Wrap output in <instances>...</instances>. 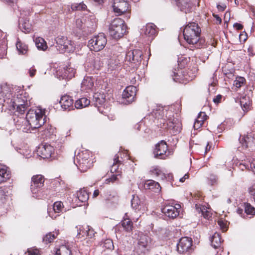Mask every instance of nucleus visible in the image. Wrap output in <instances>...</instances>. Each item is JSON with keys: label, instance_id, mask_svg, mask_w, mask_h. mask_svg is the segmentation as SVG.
I'll use <instances>...</instances> for the list:
<instances>
[{"label": "nucleus", "instance_id": "f257e3e1", "mask_svg": "<svg viewBox=\"0 0 255 255\" xmlns=\"http://www.w3.org/2000/svg\"><path fill=\"white\" fill-rule=\"evenodd\" d=\"M201 30L198 24L194 22H190L186 24L183 31L185 41L189 44L195 45L197 48H200L211 44L215 46L213 43L206 42L205 38L200 37ZM212 39L210 40V42Z\"/></svg>", "mask_w": 255, "mask_h": 255}, {"label": "nucleus", "instance_id": "f03ea898", "mask_svg": "<svg viewBox=\"0 0 255 255\" xmlns=\"http://www.w3.org/2000/svg\"><path fill=\"white\" fill-rule=\"evenodd\" d=\"M164 113V109L162 107H161L153 110L151 114L155 117L159 127L161 128H172L176 132H180L181 129V123L177 120H174V122L169 121L168 123H166V120L163 118Z\"/></svg>", "mask_w": 255, "mask_h": 255}, {"label": "nucleus", "instance_id": "7ed1b4c3", "mask_svg": "<svg viewBox=\"0 0 255 255\" xmlns=\"http://www.w3.org/2000/svg\"><path fill=\"white\" fill-rule=\"evenodd\" d=\"M26 119L29 126L31 127V129L40 128L45 123L44 112L39 109H30L26 114Z\"/></svg>", "mask_w": 255, "mask_h": 255}, {"label": "nucleus", "instance_id": "20e7f679", "mask_svg": "<svg viewBox=\"0 0 255 255\" xmlns=\"http://www.w3.org/2000/svg\"><path fill=\"white\" fill-rule=\"evenodd\" d=\"M110 35L115 39L122 37L126 32L124 21L120 18H116L111 22L109 28Z\"/></svg>", "mask_w": 255, "mask_h": 255}, {"label": "nucleus", "instance_id": "39448f33", "mask_svg": "<svg viewBox=\"0 0 255 255\" xmlns=\"http://www.w3.org/2000/svg\"><path fill=\"white\" fill-rule=\"evenodd\" d=\"M76 165L82 172H85L93 166V161L90 152L83 150L76 156Z\"/></svg>", "mask_w": 255, "mask_h": 255}, {"label": "nucleus", "instance_id": "423d86ee", "mask_svg": "<svg viewBox=\"0 0 255 255\" xmlns=\"http://www.w3.org/2000/svg\"><path fill=\"white\" fill-rule=\"evenodd\" d=\"M142 56V52L139 49L129 50L126 53L125 61L129 63V66L136 68L140 65Z\"/></svg>", "mask_w": 255, "mask_h": 255}, {"label": "nucleus", "instance_id": "0eeeda50", "mask_svg": "<svg viewBox=\"0 0 255 255\" xmlns=\"http://www.w3.org/2000/svg\"><path fill=\"white\" fill-rule=\"evenodd\" d=\"M107 42L106 36L104 33H101L89 41L88 46L91 50L98 52L105 47Z\"/></svg>", "mask_w": 255, "mask_h": 255}, {"label": "nucleus", "instance_id": "6e6552de", "mask_svg": "<svg viewBox=\"0 0 255 255\" xmlns=\"http://www.w3.org/2000/svg\"><path fill=\"white\" fill-rule=\"evenodd\" d=\"M177 250L181 254L192 253L194 250L192 239L188 237L181 238L177 245Z\"/></svg>", "mask_w": 255, "mask_h": 255}, {"label": "nucleus", "instance_id": "1a4fd4ad", "mask_svg": "<svg viewBox=\"0 0 255 255\" xmlns=\"http://www.w3.org/2000/svg\"><path fill=\"white\" fill-rule=\"evenodd\" d=\"M56 47L61 53L71 52L74 50V43L66 37H57L56 39Z\"/></svg>", "mask_w": 255, "mask_h": 255}, {"label": "nucleus", "instance_id": "9d476101", "mask_svg": "<svg viewBox=\"0 0 255 255\" xmlns=\"http://www.w3.org/2000/svg\"><path fill=\"white\" fill-rule=\"evenodd\" d=\"M153 153L154 157L165 159L172 153L168 151V146L164 140H161L155 145Z\"/></svg>", "mask_w": 255, "mask_h": 255}, {"label": "nucleus", "instance_id": "9b49d317", "mask_svg": "<svg viewBox=\"0 0 255 255\" xmlns=\"http://www.w3.org/2000/svg\"><path fill=\"white\" fill-rule=\"evenodd\" d=\"M112 7L113 11L118 15L130 11V4L125 0H113Z\"/></svg>", "mask_w": 255, "mask_h": 255}, {"label": "nucleus", "instance_id": "f8f14e48", "mask_svg": "<svg viewBox=\"0 0 255 255\" xmlns=\"http://www.w3.org/2000/svg\"><path fill=\"white\" fill-rule=\"evenodd\" d=\"M45 179L41 175H35L31 178L30 190L33 194L38 193L44 185Z\"/></svg>", "mask_w": 255, "mask_h": 255}, {"label": "nucleus", "instance_id": "ddd939ff", "mask_svg": "<svg viewBox=\"0 0 255 255\" xmlns=\"http://www.w3.org/2000/svg\"><path fill=\"white\" fill-rule=\"evenodd\" d=\"M240 143L243 148L253 151L255 149V135L252 132L248 133L240 139Z\"/></svg>", "mask_w": 255, "mask_h": 255}, {"label": "nucleus", "instance_id": "4468645a", "mask_svg": "<svg viewBox=\"0 0 255 255\" xmlns=\"http://www.w3.org/2000/svg\"><path fill=\"white\" fill-rule=\"evenodd\" d=\"M180 208L181 206L179 204H176L174 206L166 205L161 209V212L166 216L173 219L179 215Z\"/></svg>", "mask_w": 255, "mask_h": 255}, {"label": "nucleus", "instance_id": "2eb2a0df", "mask_svg": "<svg viewBox=\"0 0 255 255\" xmlns=\"http://www.w3.org/2000/svg\"><path fill=\"white\" fill-rule=\"evenodd\" d=\"M37 154L43 159L53 158L54 155V148L49 145H41L38 147Z\"/></svg>", "mask_w": 255, "mask_h": 255}, {"label": "nucleus", "instance_id": "dca6fc26", "mask_svg": "<svg viewBox=\"0 0 255 255\" xmlns=\"http://www.w3.org/2000/svg\"><path fill=\"white\" fill-rule=\"evenodd\" d=\"M22 95H17L16 97H14L15 105L16 107V112H17L20 115H23L25 111L29 107V103L27 100L24 99Z\"/></svg>", "mask_w": 255, "mask_h": 255}, {"label": "nucleus", "instance_id": "f3484780", "mask_svg": "<svg viewBox=\"0 0 255 255\" xmlns=\"http://www.w3.org/2000/svg\"><path fill=\"white\" fill-rule=\"evenodd\" d=\"M172 72L173 80L176 82L186 84L191 80V78L187 74V72L182 69H175Z\"/></svg>", "mask_w": 255, "mask_h": 255}, {"label": "nucleus", "instance_id": "a211bd4d", "mask_svg": "<svg viewBox=\"0 0 255 255\" xmlns=\"http://www.w3.org/2000/svg\"><path fill=\"white\" fill-rule=\"evenodd\" d=\"M136 92L137 89L135 86H128L123 93V98L127 101L128 104H130L135 100Z\"/></svg>", "mask_w": 255, "mask_h": 255}, {"label": "nucleus", "instance_id": "6ab92c4d", "mask_svg": "<svg viewBox=\"0 0 255 255\" xmlns=\"http://www.w3.org/2000/svg\"><path fill=\"white\" fill-rule=\"evenodd\" d=\"M75 70L70 66H66L59 68L57 71V74L63 79H71L74 76Z\"/></svg>", "mask_w": 255, "mask_h": 255}, {"label": "nucleus", "instance_id": "aec40b11", "mask_svg": "<svg viewBox=\"0 0 255 255\" xmlns=\"http://www.w3.org/2000/svg\"><path fill=\"white\" fill-rule=\"evenodd\" d=\"M73 99L70 96L65 95L61 97L59 103L64 110L70 111L73 108Z\"/></svg>", "mask_w": 255, "mask_h": 255}, {"label": "nucleus", "instance_id": "412c9836", "mask_svg": "<svg viewBox=\"0 0 255 255\" xmlns=\"http://www.w3.org/2000/svg\"><path fill=\"white\" fill-rule=\"evenodd\" d=\"M177 4L180 10L186 13L191 11L193 2L191 0H177Z\"/></svg>", "mask_w": 255, "mask_h": 255}, {"label": "nucleus", "instance_id": "4be33fe9", "mask_svg": "<svg viewBox=\"0 0 255 255\" xmlns=\"http://www.w3.org/2000/svg\"><path fill=\"white\" fill-rule=\"evenodd\" d=\"M143 187L146 190H150L155 192H159L161 187L159 184L153 180H147L145 181Z\"/></svg>", "mask_w": 255, "mask_h": 255}, {"label": "nucleus", "instance_id": "5701e85b", "mask_svg": "<svg viewBox=\"0 0 255 255\" xmlns=\"http://www.w3.org/2000/svg\"><path fill=\"white\" fill-rule=\"evenodd\" d=\"M95 79L91 76H85L81 83L82 90H91L94 87Z\"/></svg>", "mask_w": 255, "mask_h": 255}, {"label": "nucleus", "instance_id": "b1692460", "mask_svg": "<svg viewBox=\"0 0 255 255\" xmlns=\"http://www.w3.org/2000/svg\"><path fill=\"white\" fill-rule=\"evenodd\" d=\"M144 34L151 39L157 34L156 26L153 23L147 24L143 29Z\"/></svg>", "mask_w": 255, "mask_h": 255}, {"label": "nucleus", "instance_id": "393cba45", "mask_svg": "<svg viewBox=\"0 0 255 255\" xmlns=\"http://www.w3.org/2000/svg\"><path fill=\"white\" fill-rule=\"evenodd\" d=\"M151 243V239L147 235L140 233L139 234L138 239V245L139 247L146 248H147Z\"/></svg>", "mask_w": 255, "mask_h": 255}, {"label": "nucleus", "instance_id": "a878e982", "mask_svg": "<svg viewBox=\"0 0 255 255\" xmlns=\"http://www.w3.org/2000/svg\"><path fill=\"white\" fill-rule=\"evenodd\" d=\"M10 177L11 173L7 168L0 165V183L6 182Z\"/></svg>", "mask_w": 255, "mask_h": 255}, {"label": "nucleus", "instance_id": "bb28decb", "mask_svg": "<svg viewBox=\"0 0 255 255\" xmlns=\"http://www.w3.org/2000/svg\"><path fill=\"white\" fill-rule=\"evenodd\" d=\"M104 197L107 201L115 203L118 201L119 197L117 192L112 190H107L104 193Z\"/></svg>", "mask_w": 255, "mask_h": 255}, {"label": "nucleus", "instance_id": "cd10ccee", "mask_svg": "<svg viewBox=\"0 0 255 255\" xmlns=\"http://www.w3.org/2000/svg\"><path fill=\"white\" fill-rule=\"evenodd\" d=\"M240 102L242 110L245 113L251 110V103L249 97L243 96L241 98Z\"/></svg>", "mask_w": 255, "mask_h": 255}, {"label": "nucleus", "instance_id": "c85d7f7f", "mask_svg": "<svg viewBox=\"0 0 255 255\" xmlns=\"http://www.w3.org/2000/svg\"><path fill=\"white\" fill-rule=\"evenodd\" d=\"M195 209L196 211L198 213H201L202 216L205 219H209L212 217V214L205 206L196 204Z\"/></svg>", "mask_w": 255, "mask_h": 255}, {"label": "nucleus", "instance_id": "c756f323", "mask_svg": "<svg viewBox=\"0 0 255 255\" xmlns=\"http://www.w3.org/2000/svg\"><path fill=\"white\" fill-rule=\"evenodd\" d=\"M223 241L221 235L218 233H215L211 238V245L215 249H218L221 247Z\"/></svg>", "mask_w": 255, "mask_h": 255}, {"label": "nucleus", "instance_id": "7c9ffc66", "mask_svg": "<svg viewBox=\"0 0 255 255\" xmlns=\"http://www.w3.org/2000/svg\"><path fill=\"white\" fill-rule=\"evenodd\" d=\"M77 197L78 200L82 203L86 202L89 198V194L85 188L80 189L77 192Z\"/></svg>", "mask_w": 255, "mask_h": 255}, {"label": "nucleus", "instance_id": "2f4dec72", "mask_svg": "<svg viewBox=\"0 0 255 255\" xmlns=\"http://www.w3.org/2000/svg\"><path fill=\"white\" fill-rule=\"evenodd\" d=\"M14 121L15 127L18 130H21L22 131H27L26 128H24L22 127L24 124L28 123L26 118L25 119L23 117H17L14 119Z\"/></svg>", "mask_w": 255, "mask_h": 255}, {"label": "nucleus", "instance_id": "473e14b6", "mask_svg": "<svg viewBox=\"0 0 255 255\" xmlns=\"http://www.w3.org/2000/svg\"><path fill=\"white\" fill-rule=\"evenodd\" d=\"M122 227L125 232L130 233L132 232L133 226V222L128 218L124 219L121 222Z\"/></svg>", "mask_w": 255, "mask_h": 255}, {"label": "nucleus", "instance_id": "72a5a7b5", "mask_svg": "<svg viewBox=\"0 0 255 255\" xmlns=\"http://www.w3.org/2000/svg\"><path fill=\"white\" fill-rule=\"evenodd\" d=\"M90 104V101L87 98H82L77 101L75 103V107L77 109H82L89 106Z\"/></svg>", "mask_w": 255, "mask_h": 255}, {"label": "nucleus", "instance_id": "f704fd0d", "mask_svg": "<svg viewBox=\"0 0 255 255\" xmlns=\"http://www.w3.org/2000/svg\"><path fill=\"white\" fill-rule=\"evenodd\" d=\"M54 255H72V252L69 247L62 245L56 250Z\"/></svg>", "mask_w": 255, "mask_h": 255}, {"label": "nucleus", "instance_id": "c9c22d12", "mask_svg": "<svg viewBox=\"0 0 255 255\" xmlns=\"http://www.w3.org/2000/svg\"><path fill=\"white\" fill-rule=\"evenodd\" d=\"M8 199V188L6 186H0V203L4 204Z\"/></svg>", "mask_w": 255, "mask_h": 255}, {"label": "nucleus", "instance_id": "e433bc0d", "mask_svg": "<svg viewBox=\"0 0 255 255\" xmlns=\"http://www.w3.org/2000/svg\"><path fill=\"white\" fill-rule=\"evenodd\" d=\"M100 245L105 250H109L112 251L114 248L113 241L110 239H107L102 241Z\"/></svg>", "mask_w": 255, "mask_h": 255}, {"label": "nucleus", "instance_id": "4c0bfd02", "mask_svg": "<svg viewBox=\"0 0 255 255\" xmlns=\"http://www.w3.org/2000/svg\"><path fill=\"white\" fill-rule=\"evenodd\" d=\"M35 45L39 50H45L47 48L46 42L42 38H36Z\"/></svg>", "mask_w": 255, "mask_h": 255}, {"label": "nucleus", "instance_id": "58836bf2", "mask_svg": "<svg viewBox=\"0 0 255 255\" xmlns=\"http://www.w3.org/2000/svg\"><path fill=\"white\" fill-rule=\"evenodd\" d=\"M121 164V161L119 160V154H116L114 158V162L111 166V171L112 172H118V167Z\"/></svg>", "mask_w": 255, "mask_h": 255}, {"label": "nucleus", "instance_id": "ea45409f", "mask_svg": "<svg viewBox=\"0 0 255 255\" xmlns=\"http://www.w3.org/2000/svg\"><path fill=\"white\" fill-rule=\"evenodd\" d=\"M16 46V49L20 54H25L28 51V46L20 41L17 42Z\"/></svg>", "mask_w": 255, "mask_h": 255}, {"label": "nucleus", "instance_id": "a19ab883", "mask_svg": "<svg viewBox=\"0 0 255 255\" xmlns=\"http://www.w3.org/2000/svg\"><path fill=\"white\" fill-rule=\"evenodd\" d=\"M141 202L138 197L133 196L131 200V206L135 210H139L141 207Z\"/></svg>", "mask_w": 255, "mask_h": 255}, {"label": "nucleus", "instance_id": "79ce46f5", "mask_svg": "<svg viewBox=\"0 0 255 255\" xmlns=\"http://www.w3.org/2000/svg\"><path fill=\"white\" fill-rule=\"evenodd\" d=\"M244 207L245 209V212L248 215H251L254 216L255 215V208L252 206L249 203H244Z\"/></svg>", "mask_w": 255, "mask_h": 255}, {"label": "nucleus", "instance_id": "37998d69", "mask_svg": "<svg viewBox=\"0 0 255 255\" xmlns=\"http://www.w3.org/2000/svg\"><path fill=\"white\" fill-rule=\"evenodd\" d=\"M14 102V97L13 99H6L4 107H5L6 109H8L10 111L14 110L16 107V106L15 105V102Z\"/></svg>", "mask_w": 255, "mask_h": 255}, {"label": "nucleus", "instance_id": "c03bdc74", "mask_svg": "<svg viewBox=\"0 0 255 255\" xmlns=\"http://www.w3.org/2000/svg\"><path fill=\"white\" fill-rule=\"evenodd\" d=\"M57 233L50 232L46 234L43 238V241L46 242V244L51 243L57 237Z\"/></svg>", "mask_w": 255, "mask_h": 255}, {"label": "nucleus", "instance_id": "a18cd8bd", "mask_svg": "<svg viewBox=\"0 0 255 255\" xmlns=\"http://www.w3.org/2000/svg\"><path fill=\"white\" fill-rule=\"evenodd\" d=\"M94 99H95L94 104L96 107H99V106L103 105L105 102V98L101 94H95L94 96Z\"/></svg>", "mask_w": 255, "mask_h": 255}, {"label": "nucleus", "instance_id": "49530a36", "mask_svg": "<svg viewBox=\"0 0 255 255\" xmlns=\"http://www.w3.org/2000/svg\"><path fill=\"white\" fill-rule=\"evenodd\" d=\"M87 8L86 5L83 2L79 3H74L71 5L72 10H84Z\"/></svg>", "mask_w": 255, "mask_h": 255}, {"label": "nucleus", "instance_id": "de8ad7c7", "mask_svg": "<svg viewBox=\"0 0 255 255\" xmlns=\"http://www.w3.org/2000/svg\"><path fill=\"white\" fill-rule=\"evenodd\" d=\"M246 82V79L243 77H238L234 82V85L238 88H241Z\"/></svg>", "mask_w": 255, "mask_h": 255}, {"label": "nucleus", "instance_id": "09e8293b", "mask_svg": "<svg viewBox=\"0 0 255 255\" xmlns=\"http://www.w3.org/2000/svg\"><path fill=\"white\" fill-rule=\"evenodd\" d=\"M64 208L63 204L61 201H56L53 205V210L55 213H60Z\"/></svg>", "mask_w": 255, "mask_h": 255}, {"label": "nucleus", "instance_id": "8fccbe9b", "mask_svg": "<svg viewBox=\"0 0 255 255\" xmlns=\"http://www.w3.org/2000/svg\"><path fill=\"white\" fill-rule=\"evenodd\" d=\"M45 128L43 130L46 136H49L51 135L55 131V129L50 125H45Z\"/></svg>", "mask_w": 255, "mask_h": 255}, {"label": "nucleus", "instance_id": "3c124183", "mask_svg": "<svg viewBox=\"0 0 255 255\" xmlns=\"http://www.w3.org/2000/svg\"><path fill=\"white\" fill-rule=\"evenodd\" d=\"M208 179L210 182L209 184H210L212 186L217 184L218 178L216 175L213 173L210 174Z\"/></svg>", "mask_w": 255, "mask_h": 255}, {"label": "nucleus", "instance_id": "603ef678", "mask_svg": "<svg viewBox=\"0 0 255 255\" xmlns=\"http://www.w3.org/2000/svg\"><path fill=\"white\" fill-rule=\"evenodd\" d=\"M207 116L205 112H201L199 113L196 121L203 124L204 121L207 119Z\"/></svg>", "mask_w": 255, "mask_h": 255}, {"label": "nucleus", "instance_id": "864d4df0", "mask_svg": "<svg viewBox=\"0 0 255 255\" xmlns=\"http://www.w3.org/2000/svg\"><path fill=\"white\" fill-rule=\"evenodd\" d=\"M218 224L223 232H226L227 230V221L223 220L222 219H220L218 221Z\"/></svg>", "mask_w": 255, "mask_h": 255}, {"label": "nucleus", "instance_id": "5fc2aeb1", "mask_svg": "<svg viewBox=\"0 0 255 255\" xmlns=\"http://www.w3.org/2000/svg\"><path fill=\"white\" fill-rule=\"evenodd\" d=\"M87 229H86V228L84 229L83 227H80L78 229L77 237L79 238H81V237H84L85 236H87Z\"/></svg>", "mask_w": 255, "mask_h": 255}, {"label": "nucleus", "instance_id": "6e6d98bb", "mask_svg": "<svg viewBox=\"0 0 255 255\" xmlns=\"http://www.w3.org/2000/svg\"><path fill=\"white\" fill-rule=\"evenodd\" d=\"M150 172L151 174L155 175L156 176H159L162 173L158 166L152 167Z\"/></svg>", "mask_w": 255, "mask_h": 255}, {"label": "nucleus", "instance_id": "4d7b16f0", "mask_svg": "<svg viewBox=\"0 0 255 255\" xmlns=\"http://www.w3.org/2000/svg\"><path fill=\"white\" fill-rule=\"evenodd\" d=\"M31 29V25L28 22L24 21L22 23V30L25 33H29Z\"/></svg>", "mask_w": 255, "mask_h": 255}, {"label": "nucleus", "instance_id": "13d9d810", "mask_svg": "<svg viewBox=\"0 0 255 255\" xmlns=\"http://www.w3.org/2000/svg\"><path fill=\"white\" fill-rule=\"evenodd\" d=\"M86 229H87V237H88L89 238H93L95 234V232H94V230L90 228V226H87L86 227Z\"/></svg>", "mask_w": 255, "mask_h": 255}, {"label": "nucleus", "instance_id": "bf43d9fd", "mask_svg": "<svg viewBox=\"0 0 255 255\" xmlns=\"http://www.w3.org/2000/svg\"><path fill=\"white\" fill-rule=\"evenodd\" d=\"M249 192L250 195L253 196L255 201V183L249 188Z\"/></svg>", "mask_w": 255, "mask_h": 255}, {"label": "nucleus", "instance_id": "052dcab7", "mask_svg": "<svg viewBox=\"0 0 255 255\" xmlns=\"http://www.w3.org/2000/svg\"><path fill=\"white\" fill-rule=\"evenodd\" d=\"M36 72V69H35L34 66H32L30 67L28 70V73L31 77H33L35 76Z\"/></svg>", "mask_w": 255, "mask_h": 255}, {"label": "nucleus", "instance_id": "680f3d73", "mask_svg": "<svg viewBox=\"0 0 255 255\" xmlns=\"http://www.w3.org/2000/svg\"><path fill=\"white\" fill-rule=\"evenodd\" d=\"M76 25L77 26V27L79 29H82L83 28V22H82V20H81V19L80 18H78L76 20Z\"/></svg>", "mask_w": 255, "mask_h": 255}, {"label": "nucleus", "instance_id": "e2e57ef3", "mask_svg": "<svg viewBox=\"0 0 255 255\" xmlns=\"http://www.w3.org/2000/svg\"><path fill=\"white\" fill-rule=\"evenodd\" d=\"M39 250L36 249H30L27 251L29 255H37L39 254Z\"/></svg>", "mask_w": 255, "mask_h": 255}, {"label": "nucleus", "instance_id": "0e129e2a", "mask_svg": "<svg viewBox=\"0 0 255 255\" xmlns=\"http://www.w3.org/2000/svg\"><path fill=\"white\" fill-rule=\"evenodd\" d=\"M222 97V95H218L215 98L213 99V102L215 104H218V103L221 102Z\"/></svg>", "mask_w": 255, "mask_h": 255}, {"label": "nucleus", "instance_id": "69168bd1", "mask_svg": "<svg viewBox=\"0 0 255 255\" xmlns=\"http://www.w3.org/2000/svg\"><path fill=\"white\" fill-rule=\"evenodd\" d=\"M233 27L237 30H239L243 28V25L239 23H235L233 25Z\"/></svg>", "mask_w": 255, "mask_h": 255}, {"label": "nucleus", "instance_id": "338daca9", "mask_svg": "<svg viewBox=\"0 0 255 255\" xmlns=\"http://www.w3.org/2000/svg\"><path fill=\"white\" fill-rule=\"evenodd\" d=\"M226 5L225 4H222V5L217 4V7L219 11H223L226 8Z\"/></svg>", "mask_w": 255, "mask_h": 255}, {"label": "nucleus", "instance_id": "774afa93", "mask_svg": "<svg viewBox=\"0 0 255 255\" xmlns=\"http://www.w3.org/2000/svg\"><path fill=\"white\" fill-rule=\"evenodd\" d=\"M202 125L203 124H201V123L198 122L195 120L193 128L195 129H198L201 127Z\"/></svg>", "mask_w": 255, "mask_h": 255}]
</instances>
